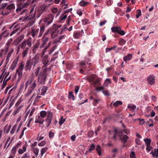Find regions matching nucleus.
Segmentation results:
<instances>
[{
    "instance_id": "1",
    "label": "nucleus",
    "mask_w": 158,
    "mask_h": 158,
    "mask_svg": "<svg viewBox=\"0 0 158 158\" xmlns=\"http://www.w3.org/2000/svg\"><path fill=\"white\" fill-rule=\"evenodd\" d=\"M51 69V68L50 69L47 68L41 70L37 78L38 81L40 84H45L47 79L46 72L47 70H50Z\"/></svg>"
},
{
    "instance_id": "2",
    "label": "nucleus",
    "mask_w": 158,
    "mask_h": 158,
    "mask_svg": "<svg viewBox=\"0 0 158 158\" xmlns=\"http://www.w3.org/2000/svg\"><path fill=\"white\" fill-rule=\"evenodd\" d=\"M47 114V118L45 119L46 122V126L48 127L51 123L52 119L53 116V114L50 111L47 112V113L45 111H42L40 112V116L42 118H44Z\"/></svg>"
},
{
    "instance_id": "3",
    "label": "nucleus",
    "mask_w": 158,
    "mask_h": 158,
    "mask_svg": "<svg viewBox=\"0 0 158 158\" xmlns=\"http://www.w3.org/2000/svg\"><path fill=\"white\" fill-rule=\"evenodd\" d=\"M54 18V15L52 14H50L44 19H41L40 22L42 24L47 27L52 23Z\"/></svg>"
},
{
    "instance_id": "4",
    "label": "nucleus",
    "mask_w": 158,
    "mask_h": 158,
    "mask_svg": "<svg viewBox=\"0 0 158 158\" xmlns=\"http://www.w3.org/2000/svg\"><path fill=\"white\" fill-rule=\"evenodd\" d=\"M54 18V15L52 14H50L44 19H41L40 22L42 24L47 27L52 23Z\"/></svg>"
},
{
    "instance_id": "5",
    "label": "nucleus",
    "mask_w": 158,
    "mask_h": 158,
    "mask_svg": "<svg viewBox=\"0 0 158 158\" xmlns=\"http://www.w3.org/2000/svg\"><path fill=\"white\" fill-rule=\"evenodd\" d=\"M32 46V39L31 37L29 38L27 40H24L21 43L20 46L21 49L28 47V48H31Z\"/></svg>"
},
{
    "instance_id": "6",
    "label": "nucleus",
    "mask_w": 158,
    "mask_h": 158,
    "mask_svg": "<svg viewBox=\"0 0 158 158\" xmlns=\"http://www.w3.org/2000/svg\"><path fill=\"white\" fill-rule=\"evenodd\" d=\"M24 65L21 64L19 66L18 69L16 70V74H17L18 81H19L22 77V71L23 70Z\"/></svg>"
},
{
    "instance_id": "7",
    "label": "nucleus",
    "mask_w": 158,
    "mask_h": 158,
    "mask_svg": "<svg viewBox=\"0 0 158 158\" xmlns=\"http://www.w3.org/2000/svg\"><path fill=\"white\" fill-rule=\"evenodd\" d=\"M39 58V55L37 54L34 57L28 60L31 63V64H32L33 66L34 67L38 63Z\"/></svg>"
},
{
    "instance_id": "8",
    "label": "nucleus",
    "mask_w": 158,
    "mask_h": 158,
    "mask_svg": "<svg viewBox=\"0 0 158 158\" xmlns=\"http://www.w3.org/2000/svg\"><path fill=\"white\" fill-rule=\"evenodd\" d=\"M15 8V6L13 3L7 5V6L4 10V11H6V12L4 14V15H8L11 12V10H14Z\"/></svg>"
},
{
    "instance_id": "9",
    "label": "nucleus",
    "mask_w": 158,
    "mask_h": 158,
    "mask_svg": "<svg viewBox=\"0 0 158 158\" xmlns=\"http://www.w3.org/2000/svg\"><path fill=\"white\" fill-rule=\"evenodd\" d=\"M56 24H54L53 27L50 30L51 33V37L52 39H54L55 38L58 34L57 32L58 30L56 28Z\"/></svg>"
},
{
    "instance_id": "10",
    "label": "nucleus",
    "mask_w": 158,
    "mask_h": 158,
    "mask_svg": "<svg viewBox=\"0 0 158 158\" xmlns=\"http://www.w3.org/2000/svg\"><path fill=\"white\" fill-rule=\"evenodd\" d=\"M29 89L27 93V95L31 94L32 91L34 90L36 86V81H34L33 83L30 85Z\"/></svg>"
},
{
    "instance_id": "11",
    "label": "nucleus",
    "mask_w": 158,
    "mask_h": 158,
    "mask_svg": "<svg viewBox=\"0 0 158 158\" xmlns=\"http://www.w3.org/2000/svg\"><path fill=\"white\" fill-rule=\"evenodd\" d=\"M49 38V37H42L41 40L42 43L40 46V48H43L45 46L48 42Z\"/></svg>"
},
{
    "instance_id": "12",
    "label": "nucleus",
    "mask_w": 158,
    "mask_h": 158,
    "mask_svg": "<svg viewBox=\"0 0 158 158\" xmlns=\"http://www.w3.org/2000/svg\"><path fill=\"white\" fill-rule=\"evenodd\" d=\"M15 24V23H14L12 26L10 27V29L13 28V30L10 34V36H11L15 33L19 29V27H18V25H16L14 26Z\"/></svg>"
},
{
    "instance_id": "13",
    "label": "nucleus",
    "mask_w": 158,
    "mask_h": 158,
    "mask_svg": "<svg viewBox=\"0 0 158 158\" xmlns=\"http://www.w3.org/2000/svg\"><path fill=\"white\" fill-rule=\"evenodd\" d=\"M155 77L153 75L149 76L147 79V81L149 84L151 85H154L155 83Z\"/></svg>"
},
{
    "instance_id": "14",
    "label": "nucleus",
    "mask_w": 158,
    "mask_h": 158,
    "mask_svg": "<svg viewBox=\"0 0 158 158\" xmlns=\"http://www.w3.org/2000/svg\"><path fill=\"white\" fill-rule=\"evenodd\" d=\"M118 136H120V133L117 129H115L114 130V135L112 137V139L115 141L117 140V137Z\"/></svg>"
},
{
    "instance_id": "15",
    "label": "nucleus",
    "mask_w": 158,
    "mask_h": 158,
    "mask_svg": "<svg viewBox=\"0 0 158 158\" xmlns=\"http://www.w3.org/2000/svg\"><path fill=\"white\" fill-rule=\"evenodd\" d=\"M48 57V55H46L43 57L42 62L43 64L45 66H47L49 64Z\"/></svg>"
},
{
    "instance_id": "16",
    "label": "nucleus",
    "mask_w": 158,
    "mask_h": 158,
    "mask_svg": "<svg viewBox=\"0 0 158 158\" xmlns=\"http://www.w3.org/2000/svg\"><path fill=\"white\" fill-rule=\"evenodd\" d=\"M85 96L82 94H81L79 95V98L80 99V100H81V101H79V105H81L82 104L84 103L87 101L88 99L87 98L85 99V100L82 99L84 98H85Z\"/></svg>"
},
{
    "instance_id": "17",
    "label": "nucleus",
    "mask_w": 158,
    "mask_h": 158,
    "mask_svg": "<svg viewBox=\"0 0 158 158\" xmlns=\"http://www.w3.org/2000/svg\"><path fill=\"white\" fill-rule=\"evenodd\" d=\"M40 90L39 93L38 95H44V94L46 93L47 90V88L45 86H43L40 88Z\"/></svg>"
},
{
    "instance_id": "18",
    "label": "nucleus",
    "mask_w": 158,
    "mask_h": 158,
    "mask_svg": "<svg viewBox=\"0 0 158 158\" xmlns=\"http://www.w3.org/2000/svg\"><path fill=\"white\" fill-rule=\"evenodd\" d=\"M67 15V14H64V13H63L59 18V22L60 23H63L64 22L66 19Z\"/></svg>"
},
{
    "instance_id": "19",
    "label": "nucleus",
    "mask_w": 158,
    "mask_h": 158,
    "mask_svg": "<svg viewBox=\"0 0 158 158\" xmlns=\"http://www.w3.org/2000/svg\"><path fill=\"white\" fill-rule=\"evenodd\" d=\"M32 65H33L31 64V63L29 60L27 61L25 66V68H26L25 70L26 71L28 70L30 71L31 70Z\"/></svg>"
},
{
    "instance_id": "20",
    "label": "nucleus",
    "mask_w": 158,
    "mask_h": 158,
    "mask_svg": "<svg viewBox=\"0 0 158 158\" xmlns=\"http://www.w3.org/2000/svg\"><path fill=\"white\" fill-rule=\"evenodd\" d=\"M23 49V50L22 53V56L23 58H24L28 54L29 50V48H28V47H27V48Z\"/></svg>"
},
{
    "instance_id": "21",
    "label": "nucleus",
    "mask_w": 158,
    "mask_h": 158,
    "mask_svg": "<svg viewBox=\"0 0 158 158\" xmlns=\"http://www.w3.org/2000/svg\"><path fill=\"white\" fill-rule=\"evenodd\" d=\"M82 32L84 33L83 30H81V32H76L73 34V37L75 39H79L82 35Z\"/></svg>"
},
{
    "instance_id": "22",
    "label": "nucleus",
    "mask_w": 158,
    "mask_h": 158,
    "mask_svg": "<svg viewBox=\"0 0 158 158\" xmlns=\"http://www.w3.org/2000/svg\"><path fill=\"white\" fill-rule=\"evenodd\" d=\"M41 26L40 27V31L39 34L38 36L39 38L43 34L44 31L45 27L46 26L41 24Z\"/></svg>"
},
{
    "instance_id": "23",
    "label": "nucleus",
    "mask_w": 158,
    "mask_h": 158,
    "mask_svg": "<svg viewBox=\"0 0 158 158\" xmlns=\"http://www.w3.org/2000/svg\"><path fill=\"white\" fill-rule=\"evenodd\" d=\"M34 77H32L30 78L27 81L25 85V89L27 88V86L30 85L34 81Z\"/></svg>"
},
{
    "instance_id": "24",
    "label": "nucleus",
    "mask_w": 158,
    "mask_h": 158,
    "mask_svg": "<svg viewBox=\"0 0 158 158\" xmlns=\"http://www.w3.org/2000/svg\"><path fill=\"white\" fill-rule=\"evenodd\" d=\"M51 41H50L49 42H48L47 45L45 46V47L43 49V50L42 51V55H44L45 54L47 49L51 46Z\"/></svg>"
},
{
    "instance_id": "25",
    "label": "nucleus",
    "mask_w": 158,
    "mask_h": 158,
    "mask_svg": "<svg viewBox=\"0 0 158 158\" xmlns=\"http://www.w3.org/2000/svg\"><path fill=\"white\" fill-rule=\"evenodd\" d=\"M27 150V147L25 145H23L22 147V149L19 148L18 151V152L19 154H22L25 152Z\"/></svg>"
},
{
    "instance_id": "26",
    "label": "nucleus",
    "mask_w": 158,
    "mask_h": 158,
    "mask_svg": "<svg viewBox=\"0 0 158 158\" xmlns=\"http://www.w3.org/2000/svg\"><path fill=\"white\" fill-rule=\"evenodd\" d=\"M39 31V29H32L31 31V35L33 37H34L35 36H36L37 34H38Z\"/></svg>"
},
{
    "instance_id": "27",
    "label": "nucleus",
    "mask_w": 158,
    "mask_h": 158,
    "mask_svg": "<svg viewBox=\"0 0 158 158\" xmlns=\"http://www.w3.org/2000/svg\"><path fill=\"white\" fill-rule=\"evenodd\" d=\"M120 29V27H119L113 26L111 28V30L113 32L118 33Z\"/></svg>"
},
{
    "instance_id": "28",
    "label": "nucleus",
    "mask_w": 158,
    "mask_h": 158,
    "mask_svg": "<svg viewBox=\"0 0 158 158\" xmlns=\"http://www.w3.org/2000/svg\"><path fill=\"white\" fill-rule=\"evenodd\" d=\"M39 46V43H36L32 48L33 53H35Z\"/></svg>"
},
{
    "instance_id": "29",
    "label": "nucleus",
    "mask_w": 158,
    "mask_h": 158,
    "mask_svg": "<svg viewBox=\"0 0 158 158\" xmlns=\"http://www.w3.org/2000/svg\"><path fill=\"white\" fill-rule=\"evenodd\" d=\"M58 45L55 44L52 47L50 48L48 50V54L49 55L51 54L54 50L56 49L57 48Z\"/></svg>"
},
{
    "instance_id": "30",
    "label": "nucleus",
    "mask_w": 158,
    "mask_h": 158,
    "mask_svg": "<svg viewBox=\"0 0 158 158\" xmlns=\"http://www.w3.org/2000/svg\"><path fill=\"white\" fill-rule=\"evenodd\" d=\"M128 137V136L126 135H124L122 137H121V136L120 137L121 140L123 141L124 144L127 141Z\"/></svg>"
},
{
    "instance_id": "31",
    "label": "nucleus",
    "mask_w": 158,
    "mask_h": 158,
    "mask_svg": "<svg viewBox=\"0 0 158 158\" xmlns=\"http://www.w3.org/2000/svg\"><path fill=\"white\" fill-rule=\"evenodd\" d=\"M123 104V102L122 101H116L114 102L113 104V106L115 107H117L120 105H122Z\"/></svg>"
},
{
    "instance_id": "32",
    "label": "nucleus",
    "mask_w": 158,
    "mask_h": 158,
    "mask_svg": "<svg viewBox=\"0 0 158 158\" xmlns=\"http://www.w3.org/2000/svg\"><path fill=\"white\" fill-rule=\"evenodd\" d=\"M23 106H20L17 109L15 110L13 112L14 115H16L17 113L20 112V109L22 108Z\"/></svg>"
},
{
    "instance_id": "33",
    "label": "nucleus",
    "mask_w": 158,
    "mask_h": 158,
    "mask_svg": "<svg viewBox=\"0 0 158 158\" xmlns=\"http://www.w3.org/2000/svg\"><path fill=\"white\" fill-rule=\"evenodd\" d=\"M95 150L97 152L99 156H100L102 153L101 147L100 145H98L97 146L96 148L95 149Z\"/></svg>"
},
{
    "instance_id": "34",
    "label": "nucleus",
    "mask_w": 158,
    "mask_h": 158,
    "mask_svg": "<svg viewBox=\"0 0 158 158\" xmlns=\"http://www.w3.org/2000/svg\"><path fill=\"white\" fill-rule=\"evenodd\" d=\"M31 148L34 153L36 155L37 157L39 154V149L38 148L34 147H31Z\"/></svg>"
},
{
    "instance_id": "35",
    "label": "nucleus",
    "mask_w": 158,
    "mask_h": 158,
    "mask_svg": "<svg viewBox=\"0 0 158 158\" xmlns=\"http://www.w3.org/2000/svg\"><path fill=\"white\" fill-rule=\"evenodd\" d=\"M132 57V55L131 54H129L125 56L123 58V60L124 61H126L130 60Z\"/></svg>"
},
{
    "instance_id": "36",
    "label": "nucleus",
    "mask_w": 158,
    "mask_h": 158,
    "mask_svg": "<svg viewBox=\"0 0 158 158\" xmlns=\"http://www.w3.org/2000/svg\"><path fill=\"white\" fill-rule=\"evenodd\" d=\"M127 107L130 109V110L134 111L136 108V106H135L134 105H131L130 104H128V105Z\"/></svg>"
},
{
    "instance_id": "37",
    "label": "nucleus",
    "mask_w": 158,
    "mask_h": 158,
    "mask_svg": "<svg viewBox=\"0 0 158 158\" xmlns=\"http://www.w3.org/2000/svg\"><path fill=\"white\" fill-rule=\"evenodd\" d=\"M143 140L147 144V146L150 145L151 142V139H150L146 138V139H144Z\"/></svg>"
},
{
    "instance_id": "38",
    "label": "nucleus",
    "mask_w": 158,
    "mask_h": 158,
    "mask_svg": "<svg viewBox=\"0 0 158 158\" xmlns=\"http://www.w3.org/2000/svg\"><path fill=\"white\" fill-rule=\"evenodd\" d=\"M73 91L69 92V94L68 98L70 100H74V95L73 94Z\"/></svg>"
},
{
    "instance_id": "39",
    "label": "nucleus",
    "mask_w": 158,
    "mask_h": 158,
    "mask_svg": "<svg viewBox=\"0 0 158 158\" xmlns=\"http://www.w3.org/2000/svg\"><path fill=\"white\" fill-rule=\"evenodd\" d=\"M88 4V2H86L84 0H82L79 3L80 6H87Z\"/></svg>"
},
{
    "instance_id": "40",
    "label": "nucleus",
    "mask_w": 158,
    "mask_h": 158,
    "mask_svg": "<svg viewBox=\"0 0 158 158\" xmlns=\"http://www.w3.org/2000/svg\"><path fill=\"white\" fill-rule=\"evenodd\" d=\"M47 149L48 148L46 147L44 148L41 149L40 151L41 156H43V154L46 152Z\"/></svg>"
},
{
    "instance_id": "41",
    "label": "nucleus",
    "mask_w": 158,
    "mask_h": 158,
    "mask_svg": "<svg viewBox=\"0 0 158 158\" xmlns=\"http://www.w3.org/2000/svg\"><path fill=\"white\" fill-rule=\"evenodd\" d=\"M17 127V125H16V124L14 125L13 126V127L12 128V129L11 130V131H10V134H13L14 133V132L16 129Z\"/></svg>"
},
{
    "instance_id": "42",
    "label": "nucleus",
    "mask_w": 158,
    "mask_h": 158,
    "mask_svg": "<svg viewBox=\"0 0 158 158\" xmlns=\"http://www.w3.org/2000/svg\"><path fill=\"white\" fill-rule=\"evenodd\" d=\"M40 69L41 68L40 67H38L36 69L35 71V75L36 77L38 76L39 73Z\"/></svg>"
},
{
    "instance_id": "43",
    "label": "nucleus",
    "mask_w": 158,
    "mask_h": 158,
    "mask_svg": "<svg viewBox=\"0 0 158 158\" xmlns=\"http://www.w3.org/2000/svg\"><path fill=\"white\" fill-rule=\"evenodd\" d=\"M102 92L104 94V95L106 96H109L110 95V94L108 90H102Z\"/></svg>"
},
{
    "instance_id": "44",
    "label": "nucleus",
    "mask_w": 158,
    "mask_h": 158,
    "mask_svg": "<svg viewBox=\"0 0 158 158\" xmlns=\"http://www.w3.org/2000/svg\"><path fill=\"white\" fill-rule=\"evenodd\" d=\"M126 43V41L123 39H120L119 41V44L120 45H123L125 44Z\"/></svg>"
},
{
    "instance_id": "45",
    "label": "nucleus",
    "mask_w": 158,
    "mask_h": 158,
    "mask_svg": "<svg viewBox=\"0 0 158 158\" xmlns=\"http://www.w3.org/2000/svg\"><path fill=\"white\" fill-rule=\"evenodd\" d=\"M94 134V132L93 131H89L88 133L87 136L89 138H91Z\"/></svg>"
},
{
    "instance_id": "46",
    "label": "nucleus",
    "mask_w": 158,
    "mask_h": 158,
    "mask_svg": "<svg viewBox=\"0 0 158 158\" xmlns=\"http://www.w3.org/2000/svg\"><path fill=\"white\" fill-rule=\"evenodd\" d=\"M141 12L140 10L138 9L137 10L136 18H138L141 15Z\"/></svg>"
},
{
    "instance_id": "47",
    "label": "nucleus",
    "mask_w": 158,
    "mask_h": 158,
    "mask_svg": "<svg viewBox=\"0 0 158 158\" xmlns=\"http://www.w3.org/2000/svg\"><path fill=\"white\" fill-rule=\"evenodd\" d=\"M93 100L94 101L93 105L94 106H96L97 105L98 103V102H100V99H93Z\"/></svg>"
},
{
    "instance_id": "48",
    "label": "nucleus",
    "mask_w": 158,
    "mask_h": 158,
    "mask_svg": "<svg viewBox=\"0 0 158 158\" xmlns=\"http://www.w3.org/2000/svg\"><path fill=\"white\" fill-rule=\"evenodd\" d=\"M71 19L72 16L70 15H69L68 17V18L67 20H66V23L68 26L69 25L70 21Z\"/></svg>"
},
{
    "instance_id": "49",
    "label": "nucleus",
    "mask_w": 158,
    "mask_h": 158,
    "mask_svg": "<svg viewBox=\"0 0 158 158\" xmlns=\"http://www.w3.org/2000/svg\"><path fill=\"white\" fill-rule=\"evenodd\" d=\"M29 2H27L24 3H21L20 4L21 5V6L23 7V8L27 7L29 5Z\"/></svg>"
},
{
    "instance_id": "50",
    "label": "nucleus",
    "mask_w": 158,
    "mask_h": 158,
    "mask_svg": "<svg viewBox=\"0 0 158 158\" xmlns=\"http://www.w3.org/2000/svg\"><path fill=\"white\" fill-rule=\"evenodd\" d=\"M21 158H30V156L29 153L26 152L23 155Z\"/></svg>"
},
{
    "instance_id": "51",
    "label": "nucleus",
    "mask_w": 158,
    "mask_h": 158,
    "mask_svg": "<svg viewBox=\"0 0 158 158\" xmlns=\"http://www.w3.org/2000/svg\"><path fill=\"white\" fill-rule=\"evenodd\" d=\"M65 119H64L62 116H61L60 118L59 119V123L60 125H61L64 122Z\"/></svg>"
},
{
    "instance_id": "52",
    "label": "nucleus",
    "mask_w": 158,
    "mask_h": 158,
    "mask_svg": "<svg viewBox=\"0 0 158 158\" xmlns=\"http://www.w3.org/2000/svg\"><path fill=\"white\" fill-rule=\"evenodd\" d=\"M17 97H15L13 98V100H12V101H11V102H10V107H11L14 104L15 102L17 100Z\"/></svg>"
},
{
    "instance_id": "53",
    "label": "nucleus",
    "mask_w": 158,
    "mask_h": 158,
    "mask_svg": "<svg viewBox=\"0 0 158 158\" xmlns=\"http://www.w3.org/2000/svg\"><path fill=\"white\" fill-rule=\"evenodd\" d=\"M136 120H138L140 122L139 125H143L144 124L145 121L144 119H140V118H138L136 119H135V121Z\"/></svg>"
},
{
    "instance_id": "54",
    "label": "nucleus",
    "mask_w": 158,
    "mask_h": 158,
    "mask_svg": "<svg viewBox=\"0 0 158 158\" xmlns=\"http://www.w3.org/2000/svg\"><path fill=\"white\" fill-rule=\"evenodd\" d=\"M111 83V82L110 79L109 78H107L104 82V85H105L106 86L107 85L110 84Z\"/></svg>"
},
{
    "instance_id": "55",
    "label": "nucleus",
    "mask_w": 158,
    "mask_h": 158,
    "mask_svg": "<svg viewBox=\"0 0 158 158\" xmlns=\"http://www.w3.org/2000/svg\"><path fill=\"white\" fill-rule=\"evenodd\" d=\"M118 33L121 35H123L125 34L126 32L122 30L120 27Z\"/></svg>"
},
{
    "instance_id": "56",
    "label": "nucleus",
    "mask_w": 158,
    "mask_h": 158,
    "mask_svg": "<svg viewBox=\"0 0 158 158\" xmlns=\"http://www.w3.org/2000/svg\"><path fill=\"white\" fill-rule=\"evenodd\" d=\"M95 149V147L94 144H92L90 146L89 149V152H91L93 150H94Z\"/></svg>"
},
{
    "instance_id": "57",
    "label": "nucleus",
    "mask_w": 158,
    "mask_h": 158,
    "mask_svg": "<svg viewBox=\"0 0 158 158\" xmlns=\"http://www.w3.org/2000/svg\"><path fill=\"white\" fill-rule=\"evenodd\" d=\"M54 136V133L51 131L49 132V137L50 139L52 138Z\"/></svg>"
},
{
    "instance_id": "58",
    "label": "nucleus",
    "mask_w": 158,
    "mask_h": 158,
    "mask_svg": "<svg viewBox=\"0 0 158 158\" xmlns=\"http://www.w3.org/2000/svg\"><path fill=\"white\" fill-rule=\"evenodd\" d=\"M50 34H51L50 30H48L46 32H45L43 35V37H49L48 36V35H49Z\"/></svg>"
},
{
    "instance_id": "59",
    "label": "nucleus",
    "mask_w": 158,
    "mask_h": 158,
    "mask_svg": "<svg viewBox=\"0 0 158 158\" xmlns=\"http://www.w3.org/2000/svg\"><path fill=\"white\" fill-rule=\"evenodd\" d=\"M7 5V3H3L0 6L1 9H4L6 7Z\"/></svg>"
},
{
    "instance_id": "60",
    "label": "nucleus",
    "mask_w": 158,
    "mask_h": 158,
    "mask_svg": "<svg viewBox=\"0 0 158 158\" xmlns=\"http://www.w3.org/2000/svg\"><path fill=\"white\" fill-rule=\"evenodd\" d=\"M24 35H20L18 38V40L19 42H21L24 38Z\"/></svg>"
},
{
    "instance_id": "61",
    "label": "nucleus",
    "mask_w": 158,
    "mask_h": 158,
    "mask_svg": "<svg viewBox=\"0 0 158 158\" xmlns=\"http://www.w3.org/2000/svg\"><path fill=\"white\" fill-rule=\"evenodd\" d=\"M46 143V142L45 141H43L40 143H39L38 144V146H44Z\"/></svg>"
},
{
    "instance_id": "62",
    "label": "nucleus",
    "mask_w": 158,
    "mask_h": 158,
    "mask_svg": "<svg viewBox=\"0 0 158 158\" xmlns=\"http://www.w3.org/2000/svg\"><path fill=\"white\" fill-rule=\"evenodd\" d=\"M23 8L21 6V5L20 4L19 6H18L16 10V12L21 11Z\"/></svg>"
},
{
    "instance_id": "63",
    "label": "nucleus",
    "mask_w": 158,
    "mask_h": 158,
    "mask_svg": "<svg viewBox=\"0 0 158 158\" xmlns=\"http://www.w3.org/2000/svg\"><path fill=\"white\" fill-rule=\"evenodd\" d=\"M18 61V59L14 60V61H13V62H12V65L16 66L17 64Z\"/></svg>"
},
{
    "instance_id": "64",
    "label": "nucleus",
    "mask_w": 158,
    "mask_h": 158,
    "mask_svg": "<svg viewBox=\"0 0 158 158\" xmlns=\"http://www.w3.org/2000/svg\"><path fill=\"white\" fill-rule=\"evenodd\" d=\"M130 158H136L135 156V152H132L130 155Z\"/></svg>"
}]
</instances>
